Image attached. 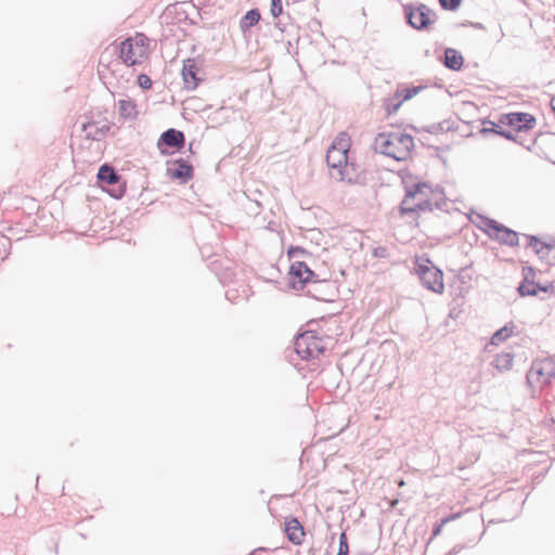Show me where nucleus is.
Masks as SVG:
<instances>
[{
	"label": "nucleus",
	"instance_id": "obj_1",
	"mask_svg": "<svg viewBox=\"0 0 555 555\" xmlns=\"http://www.w3.org/2000/svg\"><path fill=\"white\" fill-rule=\"evenodd\" d=\"M434 190L425 182L405 185V195L399 205L401 216L416 219L421 212L433 210Z\"/></svg>",
	"mask_w": 555,
	"mask_h": 555
},
{
	"label": "nucleus",
	"instance_id": "obj_2",
	"mask_svg": "<svg viewBox=\"0 0 555 555\" xmlns=\"http://www.w3.org/2000/svg\"><path fill=\"white\" fill-rule=\"evenodd\" d=\"M375 151L396 160H405L414 147L411 134L401 132L378 133L374 141Z\"/></svg>",
	"mask_w": 555,
	"mask_h": 555
},
{
	"label": "nucleus",
	"instance_id": "obj_3",
	"mask_svg": "<svg viewBox=\"0 0 555 555\" xmlns=\"http://www.w3.org/2000/svg\"><path fill=\"white\" fill-rule=\"evenodd\" d=\"M403 12L406 24L416 30L427 29L437 20L436 12L423 3L405 4Z\"/></svg>",
	"mask_w": 555,
	"mask_h": 555
},
{
	"label": "nucleus",
	"instance_id": "obj_4",
	"mask_svg": "<svg viewBox=\"0 0 555 555\" xmlns=\"http://www.w3.org/2000/svg\"><path fill=\"white\" fill-rule=\"evenodd\" d=\"M554 377L555 363L552 360H535L526 374V382L531 388L535 386L543 388L550 385Z\"/></svg>",
	"mask_w": 555,
	"mask_h": 555
},
{
	"label": "nucleus",
	"instance_id": "obj_5",
	"mask_svg": "<svg viewBox=\"0 0 555 555\" xmlns=\"http://www.w3.org/2000/svg\"><path fill=\"white\" fill-rule=\"evenodd\" d=\"M415 270L424 287L434 293L442 294L444 289L443 273L429 259L418 261Z\"/></svg>",
	"mask_w": 555,
	"mask_h": 555
},
{
	"label": "nucleus",
	"instance_id": "obj_6",
	"mask_svg": "<svg viewBox=\"0 0 555 555\" xmlns=\"http://www.w3.org/2000/svg\"><path fill=\"white\" fill-rule=\"evenodd\" d=\"M289 284L294 289L300 291L307 284L317 285L325 283V280H319L305 261L296 260L289 267Z\"/></svg>",
	"mask_w": 555,
	"mask_h": 555
},
{
	"label": "nucleus",
	"instance_id": "obj_7",
	"mask_svg": "<svg viewBox=\"0 0 555 555\" xmlns=\"http://www.w3.org/2000/svg\"><path fill=\"white\" fill-rule=\"evenodd\" d=\"M98 181L105 188V185L111 186L107 190V193L114 198H121L126 193V182L122 180L121 176L108 164H104L99 168L98 171Z\"/></svg>",
	"mask_w": 555,
	"mask_h": 555
},
{
	"label": "nucleus",
	"instance_id": "obj_8",
	"mask_svg": "<svg viewBox=\"0 0 555 555\" xmlns=\"http://www.w3.org/2000/svg\"><path fill=\"white\" fill-rule=\"evenodd\" d=\"M482 223L486 227L485 231L492 240L509 247L518 245L519 237L516 231L488 217L482 219Z\"/></svg>",
	"mask_w": 555,
	"mask_h": 555
},
{
	"label": "nucleus",
	"instance_id": "obj_9",
	"mask_svg": "<svg viewBox=\"0 0 555 555\" xmlns=\"http://www.w3.org/2000/svg\"><path fill=\"white\" fill-rule=\"evenodd\" d=\"M295 351L301 359L310 360L323 353L325 347L321 338L317 337L311 332H306L296 338Z\"/></svg>",
	"mask_w": 555,
	"mask_h": 555
},
{
	"label": "nucleus",
	"instance_id": "obj_10",
	"mask_svg": "<svg viewBox=\"0 0 555 555\" xmlns=\"http://www.w3.org/2000/svg\"><path fill=\"white\" fill-rule=\"evenodd\" d=\"M499 121L502 126H507L516 132L528 131L537 124L533 115L524 112L502 114Z\"/></svg>",
	"mask_w": 555,
	"mask_h": 555
},
{
	"label": "nucleus",
	"instance_id": "obj_11",
	"mask_svg": "<svg viewBox=\"0 0 555 555\" xmlns=\"http://www.w3.org/2000/svg\"><path fill=\"white\" fill-rule=\"evenodd\" d=\"M326 164L330 168L338 170V179L341 181H352V177L348 173V155L338 152L334 147H328L326 152Z\"/></svg>",
	"mask_w": 555,
	"mask_h": 555
},
{
	"label": "nucleus",
	"instance_id": "obj_12",
	"mask_svg": "<svg viewBox=\"0 0 555 555\" xmlns=\"http://www.w3.org/2000/svg\"><path fill=\"white\" fill-rule=\"evenodd\" d=\"M193 166L183 158H178L167 163V175L181 183H186L193 178Z\"/></svg>",
	"mask_w": 555,
	"mask_h": 555
},
{
	"label": "nucleus",
	"instance_id": "obj_13",
	"mask_svg": "<svg viewBox=\"0 0 555 555\" xmlns=\"http://www.w3.org/2000/svg\"><path fill=\"white\" fill-rule=\"evenodd\" d=\"M184 142H185L184 133L180 130L170 128L160 134V137L157 141V147L159 149V151L163 154H165L166 152L164 150V146L181 149V147H183Z\"/></svg>",
	"mask_w": 555,
	"mask_h": 555
},
{
	"label": "nucleus",
	"instance_id": "obj_14",
	"mask_svg": "<svg viewBox=\"0 0 555 555\" xmlns=\"http://www.w3.org/2000/svg\"><path fill=\"white\" fill-rule=\"evenodd\" d=\"M198 68L193 59H188L183 63L182 67V76L188 89H195L199 83V78L197 77Z\"/></svg>",
	"mask_w": 555,
	"mask_h": 555
},
{
	"label": "nucleus",
	"instance_id": "obj_15",
	"mask_svg": "<svg viewBox=\"0 0 555 555\" xmlns=\"http://www.w3.org/2000/svg\"><path fill=\"white\" fill-rule=\"evenodd\" d=\"M285 533L288 541L295 545L301 544L305 537L304 527L297 518H291L285 522Z\"/></svg>",
	"mask_w": 555,
	"mask_h": 555
},
{
	"label": "nucleus",
	"instance_id": "obj_16",
	"mask_svg": "<svg viewBox=\"0 0 555 555\" xmlns=\"http://www.w3.org/2000/svg\"><path fill=\"white\" fill-rule=\"evenodd\" d=\"M464 63L463 55L453 48H446L442 64L448 69L459 72L461 70Z\"/></svg>",
	"mask_w": 555,
	"mask_h": 555
},
{
	"label": "nucleus",
	"instance_id": "obj_17",
	"mask_svg": "<svg viewBox=\"0 0 555 555\" xmlns=\"http://www.w3.org/2000/svg\"><path fill=\"white\" fill-rule=\"evenodd\" d=\"M119 57L128 66L140 63L137 59H134V46L131 38H127L121 41L119 46Z\"/></svg>",
	"mask_w": 555,
	"mask_h": 555
},
{
	"label": "nucleus",
	"instance_id": "obj_18",
	"mask_svg": "<svg viewBox=\"0 0 555 555\" xmlns=\"http://www.w3.org/2000/svg\"><path fill=\"white\" fill-rule=\"evenodd\" d=\"M119 116L127 120H134L138 117L137 104L131 99H121L117 103Z\"/></svg>",
	"mask_w": 555,
	"mask_h": 555
},
{
	"label": "nucleus",
	"instance_id": "obj_19",
	"mask_svg": "<svg viewBox=\"0 0 555 555\" xmlns=\"http://www.w3.org/2000/svg\"><path fill=\"white\" fill-rule=\"evenodd\" d=\"M83 130L87 132L88 139L100 141L111 130V126L108 124L99 126L96 122H88L83 125Z\"/></svg>",
	"mask_w": 555,
	"mask_h": 555
},
{
	"label": "nucleus",
	"instance_id": "obj_20",
	"mask_svg": "<svg viewBox=\"0 0 555 555\" xmlns=\"http://www.w3.org/2000/svg\"><path fill=\"white\" fill-rule=\"evenodd\" d=\"M261 18L260 12L258 9H251L245 13V15L240 21V27L243 31L248 30L259 23Z\"/></svg>",
	"mask_w": 555,
	"mask_h": 555
},
{
	"label": "nucleus",
	"instance_id": "obj_21",
	"mask_svg": "<svg viewBox=\"0 0 555 555\" xmlns=\"http://www.w3.org/2000/svg\"><path fill=\"white\" fill-rule=\"evenodd\" d=\"M514 356L509 352L496 354L493 360L494 367L500 372H505L512 369Z\"/></svg>",
	"mask_w": 555,
	"mask_h": 555
},
{
	"label": "nucleus",
	"instance_id": "obj_22",
	"mask_svg": "<svg viewBox=\"0 0 555 555\" xmlns=\"http://www.w3.org/2000/svg\"><path fill=\"white\" fill-rule=\"evenodd\" d=\"M422 89H424L423 86H412V87H404L400 86L397 88L395 92V98H399V100L403 102L412 99Z\"/></svg>",
	"mask_w": 555,
	"mask_h": 555
},
{
	"label": "nucleus",
	"instance_id": "obj_23",
	"mask_svg": "<svg viewBox=\"0 0 555 555\" xmlns=\"http://www.w3.org/2000/svg\"><path fill=\"white\" fill-rule=\"evenodd\" d=\"M330 147H334L338 152H341L348 155L350 149V137L347 132H339L338 135L334 139Z\"/></svg>",
	"mask_w": 555,
	"mask_h": 555
},
{
	"label": "nucleus",
	"instance_id": "obj_24",
	"mask_svg": "<svg viewBox=\"0 0 555 555\" xmlns=\"http://www.w3.org/2000/svg\"><path fill=\"white\" fill-rule=\"evenodd\" d=\"M514 327V323L509 322L500 330H498L491 337V344L499 345L506 340L513 334Z\"/></svg>",
	"mask_w": 555,
	"mask_h": 555
},
{
	"label": "nucleus",
	"instance_id": "obj_25",
	"mask_svg": "<svg viewBox=\"0 0 555 555\" xmlns=\"http://www.w3.org/2000/svg\"><path fill=\"white\" fill-rule=\"evenodd\" d=\"M535 287H539V283H535L533 281H528V278L525 276V280L522 283L519 284L517 287V291L520 296H535Z\"/></svg>",
	"mask_w": 555,
	"mask_h": 555
},
{
	"label": "nucleus",
	"instance_id": "obj_26",
	"mask_svg": "<svg viewBox=\"0 0 555 555\" xmlns=\"http://www.w3.org/2000/svg\"><path fill=\"white\" fill-rule=\"evenodd\" d=\"M528 238V246L532 247L537 255L543 254L544 249L550 250L552 245L541 242L540 238L535 235H526Z\"/></svg>",
	"mask_w": 555,
	"mask_h": 555
},
{
	"label": "nucleus",
	"instance_id": "obj_27",
	"mask_svg": "<svg viewBox=\"0 0 555 555\" xmlns=\"http://www.w3.org/2000/svg\"><path fill=\"white\" fill-rule=\"evenodd\" d=\"M433 197V209L436 208L441 211H448L450 202L444 197L442 192L438 193L434 191Z\"/></svg>",
	"mask_w": 555,
	"mask_h": 555
},
{
	"label": "nucleus",
	"instance_id": "obj_28",
	"mask_svg": "<svg viewBox=\"0 0 555 555\" xmlns=\"http://www.w3.org/2000/svg\"><path fill=\"white\" fill-rule=\"evenodd\" d=\"M10 247V238L3 234H0V261H3L9 256Z\"/></svg>",
	"mask_w": 555,
	"mask_h": 555
},
{
	"label": "nucleus",
	"instance_id": "obj_29",
	"mask_svg": "<svg viewBox=\"0 0 555 555\" xmlns=\"http://www.w3.org/2000/svg\"><path fill=\"white\" fill-rule=\"evenodd\" d=\"M402 101L399 100V98H391V99H387L385 101V109L386 112L388 113V115H391V114H395L397 113V111L400 108V106L402 105Z\"/></svg>",
	"mask_w": 555,
	"mask_h": 555
},
{
	"label": "nucleus",
	"instance_id": "obj_30",
	"mask_svg": "<svg viewBox=\"0 0 555 555\" xmlns=\"http://www.w3.org/2000/svg\"><path fill=\"white\" fill-rule=\"evenodd\" d=\"M483 125V128L480 130V132L482 134H487V133H494V134H498V131L502 130V125L499 122V124H495L491 120H485L482 122Z\"/></svg>",
	"mask_w": 555,
	"mask_h": 555
},
{
	"label": "nucleus",
	"instance_id": "obj_31",
	"mask_svg": "<svg viewBox=\"0 0 555 555\" xmlns=\"http://www.w3.org/2000/svg\"><path fill=\"white\" fill-rule=\"evenodd\" d=\"M337 555H349V544L346 532H341L339 535V547Z\"/></svg>",
	"mask_w": 555,
	"mask_h": 555
},
{
	"label": "nucleus",
	"instance_id": "obj_32",
	"mask_svg": "<svg viewBox=\"0 0 555 555\" xmlns=\"http://www.w3.org/2000/svg\"><path fill=\"white\" fill-rule=\"evenodd\" d=\"M439 4L443 10L455 11L460 5L462 0H438Z\"/></svg>",
	"mask_w": 555,
	"mask_h": 555
},
{
	"label": "nucleus",
	"instance_id": "obj_33",
	"mask_svg": "<svg viewBox=\"0 0 555 555\" xmlns=\"http://www.w3.org/2000/svg\"><path fill=\"white\" fill-rule=\"evenodd\" d=\"M309 253L300 247V246H291L287 250V255L289 258H297V257H304L306 255H308Z\"/></svg>",
	"mask_w": 555,
	"mask_h": 555
},
{
	"label": "nucleus",
	"instance_id": "obj_34",
	"mask_svg": "<svg viewBox=\"0 0 555 555\" xmlns=\"http://www.w3.org/2000/svg\"><path fill=\"white\" fill-rule=\"evenodd\" d=\"M270 12L273 17H279L283 12L282 1L281 0H271Z\"/></svg>",
	"mask_w": 555,
	"mask_h": 555
},
{
	"label": "nucleus",
	"instance_id": "obj_35",
	"mask_svg": "<svg viewBox=\"0 0 555 555\" xmlns=\"http://www.w3.org/2000/svg\"><path fill=\"white\" fill-rule=\"evenodd\" d=\"M138 83L142 89H150L152 87L151 78L145 74H140L138 77Z\"/></svg>",
	"mask_w": 555,
	"mask_h": 555
},
{
	"label": "nucleus",
	"instance_id": "obj_36",
	"mask_svg": "<svg viewBox=\"0 0 555 555\" xmlns=\"http://www.w3.org/2000/svg\"><path fill=\"white\" fill-rule=\"evenodd\" d=\"M456 517H459V515H457V514L452 515V516H450V517H446V518H443V519L441 520V522H440V524H438V525H436V526L434 527V529H433V535H434V537H437L438 534H440V532H441V530H442L443 525H444V524H447L448 521H450L451 519H455Z\"/></svg>",
	"mask_w": 555,
	"mask_h": 555
},
{
	"label": "nucleus",
	"instance_id": "obj_37",
	"mask_svg": "<svg viewBox=\"0 0 555 555\" xmlns=\"http://www.w3.org/2000/svg\"><path fill=\"white\" fill-rule=\"evenodd\" d=\"M373 255L377 258H386L389 255V253L387 247L378 246L373 249Z\"/></svg>",
	"mask_w": 555,
	"mask_h": 555
},
{
	"label": "nucleus",
	"instance_id": "obj_38",
	"mask_svg": "<svg viewBox=\"0 0 555 555\" xmlns=\"http://www.w3.org/2000/svg\"><path fill=\"white\" fill-rule=\"evenodd\" d=\"M514 132L515 131L512 128H511V130L502 129V130L498 131V135H501L509 141H515Z\"/></svg>",
	"mask_w": 555,
	"mask_h": 555
},
{
	"label": "nucleus",
	"instance_id": "obj_39",
	"mask_svg": "<svg viewBox=\"0 0 555 555\" xmlns=\"http://www.w3.org/2000/svg\"><path fill=\"white\" fill-rule=\"evenodd\" d=\"M534 289H535V295H538L539 292L552 293L554 291V285H553V283H548L545 285H542L539 283V287H535Z\"/></svg>",
	"mask_w": 555,
	"mask_h": 555
},
{
	"label": "nucleus",
	"instance_id": "obj_40",
	"mask_svg": "<svg viewBox=\"0 0 555 555\" xmlns=\"http://www.w3.org/2000/svg\"><path fill=\"white\" fill-rule=\"evenodd\" d=\"M457 280L462 283V284H467L470 280H472V276L468 274V272H466L465 270H462L459 275H457Z\"/></svg>",
	"mask_w": 555,
	"mask_h": 555
},
{
	"label": "nucleus",
	"instance_id": "obj_41",
	"mask_svg": "<svg viewBox=\"0 0 555 555\" xmlns=\"http://www.w3.org/2000/svg\"><path fill=\"white\" fill-rule=\"evenodd\" d=\"M464 545L463 544H456L454 545L446 555H456L459 554L462 550H464Z\"/></svg>",
	"mask_w": 555,
	"mask_h": 555
},
{
	"label": "nucleus",
	"instance_id": "obj_42",
	"mask_svg": "<svg viewBox=\"0 0 555 555\" xmlns=\"http://www.w3.org/2000/svg\"><path fill=\"white\" fill-rule=\"evenodd\" d=\"M439 125H433L430 128L426 129L427 132L435 133L438 131Z\"/></svg>",
	"mask_w": 555,
	"mask_h": 555
},
{
	"label": "nucleus",
	"instance_id": "obj_43",
	"mask_svg": "<svg viewBox=\"0 0 555 555\" xmlns=\"http://www.w3.org/2000/svg\"><path fill=\"white\" fill-rule=\"evenodd\" d=\"M551 106H552L553 111L555 112V95L551 100Z\"/></svg>",
	"mask_w": 555,
	"mask_h": 555
},
{
	"label": "nucleus",
	"instance_id": "obj_44",
	"mask_svg": "<svg viewBox=\"0 0 555 555\" xmlns=\"http://www.w3.org/2000/svg\"><path fill=\"white\" fill-rule=\"evenodd\" d=\"M193 145H194V143H193V142H191V143L189 144V150H190V152H191V153H193V151H194Z\"/></svg>",
	"mask_w": 555,
	"mask_h": 555
},
{
	"label": "nucleus",
	"instance_id": "obj_45",
	"mask_svg": "<svg viewBox=\"0 0 555 555\" xmlns=\"http://www.w3.org/2000/svg\"><path fill=\"white\" fill-rule=\"evenodd\" d=\"M476 28H482V25L480 23L472 24Z\"/></svg>",
	"mask_w": 555,
	"mask_h": 555
}]
</instances>
